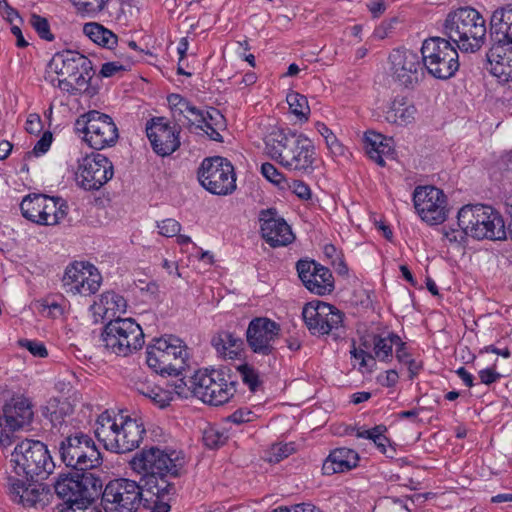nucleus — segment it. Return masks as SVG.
<instances>
[{
  "instance_id": "obj_57",
  "label": "nucleus",
  "mask_w": 512,
  "mask_h": 512,
  "mask_svg": "<svg viewBox=\"0 0 512 512\" xmlns=\"http://www.w3.org/2000/svg\"><path fill=\"white\" fill-rule=\"evenodd\" d=\"M443 235L444 237L450 242V243H457L462 244L466 237L469 236L466 231L462 228L460 229H443Z\"/></svg>"
},
{
  "instance_id": "obj_51",
  "label": "nucleus",
  "mask_w": 512,
  "mask_h": 512,
  "mask_svg": "<svg viewBox=\"0 0 512 512\" xmlns=\"http://www.w3.org/2000/svg\"><path fill=\"white\" fill-rule=\"evenodd\" d=\"M91 41L102 48L113 50L118 43L117 34H86Z\"/></svg>"
},
{
  "instance_id": "obj_40",
  "label": "nucleus",
  "mask_w": 512,
  "mask_h": 512,
  "mask_svg": "<svg viewBox=\"0 0 512 512\" xmlns=\"http://www.w3.org/2000/svg\"><path fill=\"white\" fill-rule=\"evenodd\" d=\"M491 32H510L512 30V5L493 12L490 19Z\"/></svg>"
},
{
  "instance_id": "obj_39",
  "label": "nucleus",
  "mask_w": 512,
  "mask_h": 512,
  "mask_svg": "<svg viewBox=\"0 0 512 512\" xmlns=\"http://www.w3.org/2000/svg\"><path fill=\"white\" fill-rule=\"evenodd\" d=\"M86 273L82 276L80 283V295L89 296L95 294L101 285L102 277L97 268L87 263Z\"/></svg>"
},
{
  "instance_id": "obj_13",
  "label": "nucleus",
  "mask_w": 512,
  "mask_h": 512,
  "mask_svg": "<svg viewBox=\"0 0 512 512\" xmlns=\"http://www.w3.org/2000/svg\"><path fill=\"white\" fill-rule=\"evenodd\" d=\"M197 179L213 195H230L237 187L234 166L221 156L204 158L197 170Z\"/></svg>"
},
{
  "instance_id": "obj_50",
  "label": "nucleus",
  "mask_w": 512,
  "mask_h": 512,
  "mask_svg": "<svg viewBox=\"0 0 512 512\" xmlns=\"http://www.w3.org/2000/svg\"><path fill=\"white\" fill-rule=\"evenodd\" d=\"M293 448L289 444H275L271 447L267 460L272 463H278L291 455Z\"/></svg>"
},
{
  "instance_id": "obj_48",
  "label": "nucleus",
  "mask_w": 512,
  "mask_h": 512,
  "mask_svg": "<svg viewBox=\"0 0 512 512\" xmlns=\"http://www.w3.org/2000/svg\"><path fill=\"white\" fill-rule=\"evenodd\" d=\"M18 429L2 415L0 416V447H7L12 443L14 433Z\"/></svg>"
},
{
  "instance_id": "obj_12",
  "label": "nucleus",
  "mask_w": 512,
  "mask_h": 512,
  "mask_svg": "<svg viewBox=\"0 0 512 512\" xmlns=\"http://www.w3.org/2000/svg\"><path fill=\"white\" fill-rule=\"evenodd\" d=\"M58 449L62 462L73 470L87 472L102 464V456L95 442L83 432L63 438Z\"/></svg>"
},
{
  "instance_id": "obj_19",
  "label": "nucleus",
  "mask_w": 512,
  "mask_h": 512,
  "mask_svg": "<svg viewBox=\"0 0 512 512\" xmlns=\"http://www.w3.org/2000/svg\"><path fill=\"white\" fill-rule=\"evenodd\" d=\"M113 175L112 162L100 153H91L84 157L76 173L79 185L86 191L99 190Z\"/></svg>"
},
{
  "instance_id": "obj_64",
  "label": "nucleus",
  "mask_w": 512,
  "mask_h": 512,
  "mask_svg": "<svg viewBox=\"0 0 512 512\" xmlns=\"http://www.w3.org/2000/svg\"><path fill=\"white\" fill-rule=\"evenodd\" d=\"M42 128V122L37 114H30L26 121V131L30 134H37Z\"/></svg>"
},
{
  "instance_id": "obj_11",
  "label": "nucleus",
  "mask_w": 512,
  "mask_h": 512,
  "mask_svg": "<svg viewBox=\"0 0 512 512\" xmlns=\"http://www.w3.org/2000/svg\"><path fill=\"white\" fill-rule=\"evenodd\" d=\"M101 336L109 351L123 357L138 351L145 343L143 330L133 318L110 319Z\"/></svg>"
},
{
  "instance_id": "obj_53",
  "label": "nucleus",
  "mask_w": 512,
  "mask_h": 512,
  "mask_svg": "<svg viewBox=\"0 0 512 512\" xmlns=\"http://www.w3.org/2000/svg\"><path fill=\"white\" fill-rule=\"evenodd\" d=\"M126 71V66H124L120 62H106L102 64L99 76L103 78L121 76Z\"/></svg>"
},
{
  "instance_id": "obj_26",
  "label": "nucleus",
  "mask_w": 512,
  "mask_h": 512,
  "mask_svg": "<svg viewBox=\"0 0 512 512\" xmlns=\"http://www.w3.org/2000/svg\"><path fill=\"white\" fill-rule=\"evenodd\" d=\"M174 125L181 131V127H197V123L205 122L203 111L192 105L190 101L180 94H170L167 97Z\"/></svg>"
},
{
  "instance_id": "obj_33",
  "label": "nucleus",
  "mask_w": 512,
  "mask_h": 512,
  "mask_svg": "<svg viewBox=\"0 0 512 512\" xmlns=\"http://www.w3.org/2000/svg\"><path fill=\"white\" fill-rule=\"evenodd\" d=\"M68 213L67 203L58 197L46 196L43 203L42 216L40 217V225H56Z\"/></svg>"
},
{
  "instance_id": "obj_3",
  "label": "nucleus",
  "mask_w": 512,
  "mask_h": 512,
  "mask_svg": "<svg viewBox=\"0 0 512 512\" xmlns=\"http://www.w3.org/2000/svg\"><path fill=\"white\" fill-rule=\"evenodd\" d=\"M146 433L140 418L103 412L96 421L95 436L106 450L127 453L138 448Z\"/></svg>"
},
{
  "instance_id": "obj_8",
  "label": "nucleus",
  "mask_w": 512,
  "mask_h": 512,
  "mask_svg": "<svg viewBox=\"0 0 512 512\" xmlns=\"http://www.w3.org/2000/svg\"><path fill=\"white\" fill-rule=\"evenodd\" d=\"M56 495L67 508L91 504L102 491V481L90 472L61 474L54 484Z\"/></svg>"
},
{
  "instance_id": "obj_38",
  "label": "nucleus",
  "mask_w": 512,
  "mask_h": 512,
  "mask_svg": "<svg viewBox=\"0 0 512 512\" xmlns=\"http://www.w3.org/2000/svg\"><path fill=\"white\" fill-rule=\"evenodd\" d=\"M71 412V406L66 400L50 398L42 408V414L55 426L61 424L64 417Z\"/></svg>"
},
{
  "instance_id": "obj_44",
  "label": "nucleus",
  "mask_w": 512,
  "mask_h": 512,
  "mask_svg": "<svg viewBox=\"0 0 512 512\" xmlns=\"http://www.w3.org/2000/svg\"><path fill=\"white\" fill-rule=\"evenodd\" d=\"M78 11L95 15L104 11L110 0H71Z\"/></svg>"
},
{
  "instance_id": "obj_35",
  "label": "nucleus",
  "mask_w": 512,
  "mask_h": 512,
  "mask_svg": "<svg viewBox=\"0 0 512 512\" xmlns=\"http://www.w3.org/2000/svg\"><path fill=\"white\" fill-rule=\"evenodd\" d=\"M44 201H46V195L44 194L33 193L25 196L20 204L23 217L36 224H40Z\"/></svg>"
},
{
  "instance_id": "obj_45",
  "label": "nucleus",
  "mask_w": 512,
  "mask_h": 512,
  "mask_svg": "<svg viewBox=\"0 0 512 512\" xmlns=\"http://www.w3.org/2000/svg\"><path fill=\"white\" fill-rule=\"evenodd\" d=\"M237 370L241 375L243 383L249 387L250 391H257L261 385L258 371L248 364L238 366Z\"/></svg>"
},
{
  "instance_id": "obj_2",
  "label": "nucleus",
  "mask_w": 512,
  "mask_h": 512,
  "mask_svg": "<svg viewBox=\"0 0 512 512\" xmlns=\"http://www.w3.org/2000/svg\"><path fill=\"white\" fill-rule=\"evenodd\" d=\"M48 68L57 75L56 85L62 91L70 95L95 93L90 84L95 74L93 63L82 53L68 48L57 51Z\"/></svg>"
},
{
  "instance_id": "obj_22",
  "label": "nucleus",
  "mask_w": 512,
  "mask_h": 512,
  "mask_svg": "<svg viewBox=\"0 0 512 512\" xmlns=\"http://www.w3.org/2000/svg\"><path fill=\"white\" fill-rule=\"evenodd\" d=\"M501 35V38H492L493 44L487 52V60L490 73L499 83L505 84L512 81V37L510 34Z\"/></svg>"
},
{
  "instance_id": "obj_31",
  "label": "nucleus",
  "mask_w": 512,
  "mask_h": 512,
  "mask_svg": "<svg viewBox=\"0 0 512 512\" xmlns=\"http://www.w3.org/2000/svg\"><path fill=\"white\" fill-rule=\"evenodd\" d=\"M212 346L225 358L235 359L243 350V340L229 331H221L211 340Z\"/></svg>"
},
{
  "instance_id": "obj_61",
  "label": "nucleus",
  "mask_w": 512,
  "mask_h": 512,
  "mask_svg": "<svg viewBox=\"0 0 512 512\" xmlns=\"http://www.w3.org/2000/svg\"><path fill=\"white\" fill-rule=\"evenodd\" d=\"M279 512H321L319 508L310 503H301L291 507H278Z\"/></svg>"
},
{
  "instance_id": "obj_25",
  "label": "nucleus",
  "mask_w": 512,
  "mask_h": 512,
  "mask_svg": "<svg viewBox=\"0 0 512 512\" xmlns=\"http://www.w3.org/2000/svg\"><path fill=\"white\" fill-rule=\"evenodd\" d=\"M7 490L11 500L21 504L23 507H34L42 501V496L47 494L46 487L43 484L33 482L25 478L20 479L15 476L7 477Z\"/></svg>"
},
{
  "instance_id": "obj_55",
  "label": "nucleus",
  "mask_w": 512,
  "mask_h": 512,
  "mask_svg": "<svg viewBox=\"0 0 512 512\" xmlns=\"http://www.w3.org/2000/svg\"><path fill=\"white\" fill-rule=\"evenodd\" d=\"M255 417L254 412H252L248 408H240L234 411L229 417L228 420L235 424H242L253 421Z\"/></svg>"
},
{
  "instance_id": "obj_34",
  "label": "nucleus",
  "mask_w": 512,
  "mask_h": 512,
  "mask_svg": "<svg viewBox=\"0 0 512 512\" xmlns=\"http://www.w3.org/2000/svg\"><path fill=\"white\" fill-rule=\"evenodd\" d=\"M386 138L376 132L365 133L366 152L370 159L375 161L379 166H385L384 156L390 153L391 147L384 143Z\"/></svg>"
},
{
  "instance_id": "obj_27",
  "label": "nucleus",
  "mask_w": 512,
  "mask_h": 512,
  "mask_svg": "<svg viewBox=\"0 0 512 512\" xmlns=\"http://www.w3.org/2000/svg\"><path fill=\"white\" fill-rule=\"evenodd\" d=\"M443 26L450 32H469L472 29H481L486 32L483 16L476 9L468 6L450 11Z\"/></svg>"
},
{
  "instance_id": "obj_7",
  "label": "nucleus",
  "mask_w": 512,
  "mask_h": 512,
  "mask_svg": "<svg viewBox=\"0 0 512 512\" xmlns=\"http://www.w3.org/2000/svg\"><path fill=\"white\" fill-rule=\"evenodd\" d=\"M192 393L204 403L219 406L236 392V381L227 367L197 371L190 380Z\"/></svg>"
},
{
  "instance_id": "obj_32",
  "label": "nucleus",
  "mask_w": 512,
  "mask_h": 512,
  "mask_svg": "<svg viewBox=\"0 0 512 512\" xmlns=\"http://www.w3.org/2000/svg\"><path fill=\"white\" fill-rule=\"evenodd\" d=\"M95 309V313L103 312V318L109 319L111 316H115L116 313H125L127 308V302L123 296L113 292L107 291L100 297L99 303H94L91 306Z\"/></svg>"
},
{
  "instance_id": "obj_47",
  "label": "nucleus",
  "mask_w": 512,
  "mask_h": 512,
  "mask_svg": "<svg viewBox=\"0 0 512 512\" xmlns=\"http://www.w3.org/2000/svg\"><path fill=\"white\" fill-rule=\"evenodd\" d=\"M52 143V134L49 131L43 133L42 137L36 142L34 148L31 151H28L24 155V160H29L32 157H38L42 154H45Z\"/></svg>"
},
{
  "instance_id": "obj_9",
  "label": "nucleus",
  "mask_w": 512,
  "mask_h": 512,
  "mask_svg": "<svg viewBox=\"0 0 512 512\" xmlns=\"http://www.w3.org/2000/svg\"><path fill=\"white\" fill-rule=\"evenodd\" d=\"M424 70L438 80H448L459 70V54L447 39L433 36L425 39L421 47Z\"/></svg>"
},
{
  "instance_id": "obj_14",
  "label": "nucleus",
  "mask_w": 512,
  "mask_h": 512,
  "mask_svg": "<svg viewBox=\"0 0 512 512\" xmlns=\"http://www.w3.org/2000/svg\"><path fill=\"white\" fill-rule=\"evenodd\" d=\"M75 129L84 134L83 140L94 150L113 147L119 139V131L112 117L91 110L75 122Z\"/></svg>"
},
{
  "instance_id": "obj_42",
  "label": "nucleus",
  "mask_w": 512,
  "mask_h": 512,
  "mask_svg": "<svg viewBox=\"0 0 512 512\" xmlns=\"http://www.w3.org/2000/svg\"><path fill=\"white\" fill-rule=\"evenodd\" d=\"M286 100L291 113H293L299 119L304 118L305 120H308L310 107L305 95L292 91L287 94Z\"/></svg>"
},
{
  "instance_id": "obj_62",
  "label": "nucleus",
  "mask_w": 512,
  "mask_h": 512,
  "mask_svg": "<svg viewBox=\"0 0 512 512\" xmlns=\"http://www.w3.org/2000/svg\"><path fill=\"white\" fill-rule=\"evenodd\" d=\"M501 377L502 375L493 368H486L479 371V378L481 380V383L486 385H490L496 382Z\"/></svg>"
},
{
  "instance_id": "obj_4",
  "label": "nucleus",
  "mask_w": 512,
  "mask_h": 512,
  "mask_svg": "<svg viewBox=\"0 0 512 512\" xmlns=\"http://www.w3.org/2000/svg\"><path fill=\"white\" fill-rule=\"evenodd\" d=\"M146 363L161 376H180L188 368V348L174 335L154 338L146 347Z\"/></svg>"
},
{
  "instance_id": "obj_20",
  "label": "nucleus",
  "mask_w": 512,
  "mask_h": 512,
  "mask_svg": "<svg viewBox=\"0 0 512 512\" xmlns=\"http://www.w3.org/2000/svg\"><path fill=\"white\" fill-rule=\"evenodd\" d=\"M146 135L152 150L158 156L166 157L179 149L180 130L171 125L165 117H153L146 123Z\"/></svg>"
},
{
  "instance_id": "obj_28",
  "label": "nucleus",
  "mask_w": 512,
  "mask_h": 512,
  "mask_svg": "<svg viewBox=\"0 0 512 512\" xmlns=\"http://www.w3.org/2000/svg\"><path fill=\"white\" fill-rule=\"evenodd\" d=\"M358 453L350 448H336L330 452L322 465V471L325 475H333L349 471L358 465Z\"/></svg>"
},
{
  "instance_id": "obj_36",
  "label": "nucleus",
  "mask_w": 512,
  "mask_h": 512,
  "mask_svg": "<svg viewBox=\"0 0 512 512\" xmlns=\"http://www.w3.org/2000/svg\"><path fill=\"white\" fill-rule=\"evenodd\" d=\"M137 392L149 399L153 404L163 409L166 408L173 399L172 393L159 386L147 383H140L136 386Z\"/></svg>"
},
{
  "instance_id": "obj_43",
  "label": "nucleus",
  "mask_w": 512,
  "mask_h": 512,
  "mask_svg": "<svg viewBox=\"0 0 512 512\" xmlns=\"http://www.w3.org/2000/svg\"><path fill=\"white\" fill-rule=\"evenodd\" d=\"M228 440V434L215 426L206 428L203 432L204 445L210 449L223 446Z\"/></svg>"
},
{
  "instance_id": "obj_17",
  "label": "nucleus",
  "mask_w": 512,
  "mask_h": 512,
  "mask_svg": "<svg viewBox=\"0 0 512 512\" xmlns=\"http://www.w3.org/2000/svg\"><path fill=\"white\" fill-rule=\"evenodd\" d=\"M414 207L420 218L430 225H437L447 218V198L435 186H418L413 193Z\"/></svg>"
},
{
  "instance_id": "obj_52",
  "label": "nucleus",
  "mask_w": 512,
  "mask_h": 512,
  "mask_svg": "<svg viewBox=\"0 0 512 512\" xmlns=\"http://www.w3.org/2000/svg\"><path fill=\"white\" fill-rule=\"evenodd\" d=\"M159 233L165 237H173L178 235L181 230V225L175 219H165L161 222H157Z\"/></svg>"
},
{
  "instance_id": "obj_41",
  "label": "nucleus",
  "mask_w": 512,
  "mask_h": 512,
  "mask_svg": "<svg viewBox=\"0 0 512 512\" xmlns=\"http://www.w3.org/2000/svg\"><path fill=\"white\" fill-rule=\"evenodd\" d=\"M486 42V34H459L458 40H453L456 49L465 53H475L481 49Z\"/></svg>"
},
{
  "instance_id": "obj_59",
  "label": "nucleus",
  "mask_w": 512,
  "mask_h": 512,
  "mask_svg": "<svg viewBox=\"0 0 512 512\" xmlns=\"http://www.w3.org/2000/svg\"><path fill=\"white\" fill-rule=\"evenodd\" d=\"M399 380L398 372L395 369H390L385 371L384 374H381L377 377V381L383 387H394Z\"/></svg>"
},
{
  "instance_id": "obj_63",
  "label": "nucleus",
  "mask_w": 512,
  "mask_h": 512,
  "mask_svg": "<svg viewBox=\"0 0 512 512\" xmlns=\"http://www.w3.org/2000/svg\"><path fill=\"white\" fill-rule=\"evenodd\" d=\"M395 348V355L400 363L405 364L410 359H412V356L408 351L406 343L401 338L400 341H397Z\"/></svg>"
},
{
  "instance_id": "obj_58",
  "label": "nucleus",
  "mask_w": 512,
  "mask_h": 512,
  "mask_svg": "<svg viewBox=\"0 0 512 512\" xmlns=\"http://www.w3.org/2000/svg\"><path fill=\"white\" fill-rule=\"evenodd\" d=\"M29 24L36 32H50V26L47 18L37 14H31L29 16Z\"/></svg>"
},
{
  "instance_id": "obj_54",
  "label": "nucleus",
  "mask_w": 512,
  "mask_h": 512,
  "mask_svg": "<svg viewBox=\"0 0 512 512\" xmlns=\"http://www.w3.org/2000/svg\"><path fill=\"white\" fill-rule=\"evenodd\" d=\"M261 173L273 184L280 185L284 181V175L272 163H263Z\"/></svg>"
},
{
  "instance_id": "obj_21",
  "label": "nucleus",
  "mask_w": 512,
  "mask_h": 512,
  "mask_svg": "<svg viewBox=\"0 0 512 512\" xmlns=\"http://www.w3.org/2000/svg\"><path fill=\"white\" fill-rule=\"evenodd\" d=\"M397 341H400V336L394 332H389L386 336L374 334L373 354L357 348L354 342L350 354L354 359L359 360V371L371 373L376 368V360L381 362L392 360L393 346H396Z\"/></svg>"
},
{
  "instance_id": "obj_1",
  "label": "nucleus",
  "mask_w": 512,
  "mask_h": 512,
  "mask_svg": "<svg viewBox=\"0 0 512 512\" xmlns=\"http://www.w3.org/2000/svg\"><path fill=\"white\" fill-rule=\"evenodd\" d=\"M267 154L289 171L311 174L315 167L316 150L304 134L291 130H276L265 140Z\"/></svg>"
},
{
  "instance_id": "obj_29",
  "label": "nucleus",
  "mask_w": 512,
  "mask_h": 512,
  "mask_svg": "<svg viewBox=\"0 0 512 512\" xmlns=\"http://www.w3.org/2000/svg\"><path fill=\"white\" fill-rule=\"evenodd\" d=\"M2 416L18 430L29 425L33 419L32 405L23 396L12 397L3 407Z\"/></svg>"
},
{
  "instance_id": "obj_16",
  "label": "nucleus",
  "mask_w": 512,
  "mask_h": 512,
  "mask_svg": "<svg viewBox=\"0 0 512 512\" xmlns=\"http://www.w3.org/2000/svg\"><path fill=\"white\" fill-rule=\"evenodd\" d=\"M389 63L393 81L402 87L413 89L424 77L422 57L413 50L393 49L389 55Z\"/></svg>"
},
{
  "instance_id": "obj_23",
  "label": "nucleus",
  "mask_w": 512,
  "mask_h": 512,
  "mask_svg": "<svg viewBox=\"0 0 512 512\" xmlns=\"http://www.w3.org/2000/svg\"><path fill=\"white\" fill-rule=\"evenodd\" d=\"M296 270L300 280L310 292L325 295L333 290V276L328 268L313 260H299Z\"/></svg>"
},
{
  "instance_id": "obj_60",
  "label": "nucleus",
  "mask_w": 512,
  "mask_h": 512,
  "mask_svg": "<svg viewBox=\"0 0 512 512\" xmlns=\"http://www.w3.org/2000/svg\"><path fill=\"white\" fill-rule=\"evenodd\" d=\"M5 19L11 25V32H21V24L23 20L17 11L12 8H8L5 11Z\"/></svg>"
},
{
  "instance_id": "obj_24",
  "label": "nucleus",
  "mask_w": 512,
  "mask_h": 512,
  "mask_svg": "<svg viewBox=\"0 0 512 512\" xmlns=\"http://www.w3.org/2000/svg\"><path fill=\"white\" fill-rule=\"evenodd\" d=\"M259 221L262 236L271 247L287 246L294 240L291 227L283 218L277 217L275 209L261 210Z\"/></svg>"
},
{
  "instance_id": "obj_56",
  "label": "nucleus",
  "mask_w": 512,
  "mask_h": 512,
  "mask_svg": "<svg viewBox=\"0 0 512 512\" xmlns=\"http://www.w3.org/2000/svg\"><path fill=\"white\" fill-rule=\"evenodd\" d=\"M289 187L300 199L309 200L311 198V189L305 182L301 180H293Z\"/></svg>"
},
{
  "instance_id": "obj_18",
  "label": "nucleus",
  "mask_w": 512,
  "mask_h": 512,
  "mask_svg": "<svg viewBox=\"0 0 512 512\" xmlns=\"http://www.w3.org/2000/svg\"><path fill=\"white\" fill-rule=\"evenodd\" d=\"M280 332L281 327L277 322L267 317H256L249 322L246 330L247 345L255 354L275 355V343L280 337Z\"/></svg>"
},
{
  "instance_id": "obj_46",
  "label": "nucleus",
  "mask_w": 512,
  "mask_h": 512,
  "mask_svg": "<svg viewBox=\"0 0 512 512\" xmlns=\"http://www.w3.org/2000/svg\"><path fill=\"white\" fill-rule=\"evenodd\" d=\"M316 128L317 131L324 137L327 147L334 154H341L343 151V146L337 140L334 133L324 123L321 122H317Z\"/></svg>"
},
{
  "instance_id": "obj_5",
  "label": "nucleus",
  "mask_w": 512,
  "mask_h": 512,
  "mask_svg": "<svg viewBox=\"0 0 512 512\" xmlns=\"http://www.w3.org/2000/svg\"><path fill=\"white\" fill-rule=\"evenodd\" d=\"M457 223L476 240L502 241L507 239L503 216L492 206L476 204L463 206L457 214Z\"/></svg>"
},
{
  "instance_id": "obj_49",
  "label": "nucleus",
  "mask_w": 512,
  "mask_h": 512,
  "mask_svg": "<svg viewBox=\"0 0 512 512\" xmlns=\"http://www.w3.org/2000/svg\"><path fill=\"white\" fill-rule=\"evenodd\" d=\"M18 344L20 347L27 349L35 357L45 358L48 355L45 345L40 341L20 339Z\"/></svg>"
},
{
  "instance_id": "obj_15",
  "label": "nucleus",
  "mask_w": 512,
  "mask_h": 512,
  "mask_svg": "<svg viewBox=\"0 0 512 512\" xmlns=\"http://www.w3.org/2000/svg\"><path fill=\"white\" fill-rule=\"evenodd\" d=\"M302 317L312 335L332 334L335 339L341 337L344 314L335 306L315 300L304 305Z\"/></svg>"
},
{
  "instance_id": "obj_37",
  "label": "nucleus",
  "mask_w": 512,
  "mask_h": 512,
  "mask_svg": "<svg viewBox=\"0 0 512 512\" xmlns=\"http://www.w3.org/2000/svg\"><path fill=\"white\" fill-rule=\"evenodd\" d=\"M86 266L87 264L84 262H75L65 269L62 282L67 293L73 295L80 294V281L82 276L86 273Z\"/></svg>"
},
{
  "instance_id": "obj_6",
  "label": "nucleus",
  "mask_w": 512,
  "mask_h": 512,
  "mask_svg": "<svg viewBox=\"0 0 512 512\" xmlns=\"http://www.w3.org/2000/svg\"><path fill=\"white\" fill-rule=\"evenodd\" d=\"M102 493V504L106 512H136L141 504L154 512L160 499L155 495H146L144 484L136 481L118 478L110 481Z\"/></svg>"
},
{
  "instance_id": "obj_10",
  "label": "nucleus",
  "mask_w": 512,
  "mask_h": 512,
  "mask_svg": "<svg viewBox=\"0 0 512 512\" xmlns=\"http://www.w3.org/2000/svg\"><path fill=\"white\" fill-rule=\"evenodd\" d=\"M11 462L15 473L27 480L45 479L55 468L47 446L38 440L25 439L18 443L11 454Z\"/></svg>"
},
{
  "instance_id": "obj_30",
  "label": "nucleus",
  "mask_w": 512,
  "mask_h": 512,
  "mask_svg": "<svg viewBox=\"0 0 512 512\" xmlns=\"http://www.w3.org/2000/svg\"><path fill=\"white\" fill-rule=\"evenodd\" d=\"M417 108L406 97H396L386 112L388 122L405 126L415 120Z\"/></svg>"
}]
</instances>
